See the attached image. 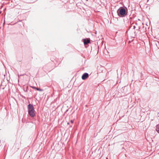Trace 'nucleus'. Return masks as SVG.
<instances>
[{
    "mask_svg": "<svg viewBox=\"0 0 159 159\" xmlns=\"http://www.w3.org/2000/svg\"><path fill=\"white\" fill-rule=\"evenodd\" d=\"M157 131L159 133V129H158V130Z\"/></svg>",
    "mask_w": 159,
    "mask_h": 159,
    "instance_id": "8",
    "label": "nucleus"
},
{
    "mask_svg": "<svg viewBox=\"0 0 159 159\" xmlns=\"http://www.w3.org/2000/svg\"><path fill=\"white\" fill-rule=\"evenodd\" d=\"M74 120H70V122H71V123H73V122H74Z\"/></svg>",
    "mask_w": 159,
    "mask_h": 159,
    "instance_id": "6",
    "label": "nucleus"
},
{
    "mask_svg": "<svg viewBox=\"0 0 159 159\" xmlns=\"http://www.w3.org/2000/svg\"><path fill=\"white\" fill-rule=\"evenodd\" d=\"M28 114L31 117H34L35 116V111L33 105L30 103L28 105Z\"/></svg>",
    "mask_w": 159,
    "mask_h": 159,
    "instance_id": "2",
    "label": "nucleus"
},
{
    "mask_svg": "<svg viewBox=\"0 0 159 159\" xmlns=\"http://www.w3.org/2000/svg\"><path fill=\"white\" fill-rule=\"evenodd\" d=\"M31 87L32 88H33V89H36V90H37L38 91H42L43 90L42 89H40L36 88V87H34V86H32V87Z\"/></svg>",
    "mask_w": 159,
    "mask_h": 159,
    "instance_id": "5",
    "label": "nucleus"
},
{
    "mask_svg": "<svg viewBox=\"0 0 159 159\" xmlns=\"http://www.w3.org/2000/svg\"><path fill=\"white\" fill-rule=\"evenodd\" d=\"M83 42L84 45H87L90 43V39L89 38L84 39H83Z\"/></svg>",
    "mask_w": 159,
    "mask_h": 159,
    "instance_id": "4",
    "label": "nucleus"
},
{
    "mask_svg": "<svg viewBox=\"0 0 159 159\" xmlns=\"http://www.w3.org/2000/svg\"><path fill=\"white\" fill-rule=\"evenodd\" d=\"M89 76V74L87 73H85L83 74L82 76V79L83 80H85Z\"/></svg>",
    "mask_w": 159,
    "mask_h": 159,
    "instance_id": "3",
    "label": "nucleus"
},
{
    "mask_svg": "<svg viewBox=\"0 0 159 159\" xmlns=\"http://www.w3.org/2000/svg\"><path fill=\"white\" fill-rule=\"evenodd\" d=\"M135 26H134V28H133V29H135Z\"/></svg>",
    "mask_w": 159,
    "mask_h": 159,
    "instance_id": "7",
    "label": "nucleus"
},
{
    "mask_svg": "<svg viewBox=\"0 0 159 159\" xmlns=\"http://www.w3.org/2000/svg\"><path fill=\"white\" fill-rule=\"evenodd\" d=\"M128 10L127 8L120 7L117 10L118 15L120 17H125L128 14Z\"/></svg>",
    "mask_w": 159,
    "mask_h": 159,
    "instance_id": "1",
    "label": "nucleus"
}]
</instances>
